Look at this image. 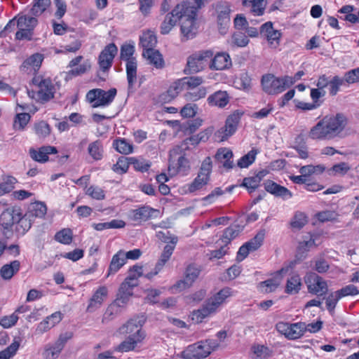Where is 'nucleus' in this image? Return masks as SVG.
<instances>
[{"label":"nucleus","mask_w":359,"mask_h":359,"mask_svg":"<svg viewBox=\"0 0 359 359\" xmlns=\"http://www.w3.org/2000/svg\"><path fill=\"white\" fill-rule=\"evenodd\" d=\"M132 294V289L126 285V283L123 282L119 287L118 297L116 299L125 304Z\"/></svg>","instance_id":"obj_57"},{"label":"nucleus","mask_w":359,"mask_h":359,"mask_svg":"<svg viewBox=\"0 0 359 359\" xmlns=\"http://www.w3.org/2000/svg\"><path fill=\"white\" fill-rule=\"evenodd\" d=\"M143 339L139 338L127 337L119 345L115 348V351L118 352H128L133 351L138 344L141 343Z\"/></svg>","instance_id":"obj_40"},{"label":"nucleus","mask_w":359,"mask_h":359,"mask_svg":"<svg viewBox=\"0 0 359 359\" xmlns=\"http://www.w3.org/2000/svg\"><path fill=\"white\" fill-rule=\"evenodd\" d=\"M62 349L60 348L55 344H47L45 346L44 351L42 353L43 357L45 359H55L58 357L61 352Z\"/></svg>","instance_id":"obj_53"},{"label":"nucleus","mask_w":359,"mask_h":359,"mask_svg":"<svg viewBox=\"0 0 359 359\" xmlns=\"http://www.w3.org/2000/svg\"><path fill=\"white\" fill-rule=\"evenodd\" d=\"M209 355V349L206 348L203 341L189 345L181 353L184 359H203Z\"/></svg>","instance_id":"obj_14"},{"label":"nucleus","mask_w":359,"mask_h":359,"mask_svg":"<svg viewBox=\"0 0 359 359\" xmlns=\"http://www.w3.org/2000/svg\"><path fill=\"white\" fill-rule=\"evenodd\" d=\"M212 170V161L207 157L202 163L200 171L195 180L189 185L188 191L194 192L208 184Z\"/></svg>","instance_id":"obj_10"},{"label":"nucleus","mask_w":359,"mask_h":359,"mask_svg":"<svg viewBox=\"0 0 359 359\" xmlns=\"http://www.w3.org/2000/svg\"><path fill=\"white\" fill-rule=\"evenodd\" d=\"M242 4L249 8L254 15L260 16L264 13L266 0H243Z\"/></svg>","instance_id":"obj_26"},{"label":"nucleus","mask_w":359,"mask_h":359,"mask_svg":"<svg viewBox=\"0 0 359 359\" xmlns=\"http://www.w3.org/2000/svg\"><path fill=\"white\" fill-rule=\"evenodd\" d=\"M123 304L116 299L112 304H111L107 309L103 318L102 323H105L112 320L116 315L121 312V307Z\"/></svg>","instance_id":"obj_41"},{"label":"nucleus","mask_w":359,"mask_h":359,"mask_svg":"<svg viewBox=\"0 0 359 359\" xmlns=\"http://www.w3.org/2000/svg\"><path fill=\"white\" fill-rule=\"evenodd\" d=\"M207 94V90L205 87H201L197 89H192L191 91L187 92L184 95V97L188 101L195 102L203 97H205Z\"/></svg>","instance_id":"obj_50"},{"label":"nucleus","mask_w":359,"mask_h":359,"mask_svg":"<svg viewBox=\"0 0 359 359\" xmlns=\"http://www.w3.org/2000/svg\"><path fill=\"white\" fill-rule=\"evenodd\" d=\"M264 188L269 193L283 199H288L292 196L290 191L286 187L280 186L271 180H267L264 182Z\"/></svg>","instance_id":"obj_24"},{"label":"nucleus","mask_w":359,"mask_h":359,"mask_svg":"<svg viewBox=\"0 0 359 359\" xmlns=\"http://www.w3.org/2000/svg\"><path fill=\"white\" fill-rule=\"evenodd\" d=\"M30 120V116L27 113L18 114L14 121L15 129L22 130Z\"/></svg>","instance_id":"obj_63"},{"label":"nucleus","mask_w":359,"mask_h":359,"mask_svg":"<svg viewBox=\"0 0 359 359\" xmlns=\"http://www.w3.org/2000/svg\"><path fill=\"white\" fill-rule=\"evenodd\" d=\"M231 294V289L225 287L210 298L203 307L192 313V319L201 323L203 318L215 312L217 309Z\"/></svg>","instance_id":"obj_2"},{"label":"nucleus","mask_w":359,"mask_h":359,"mask_svg":"<svg viewBox=\"0 0 359 359\" xmlns=\"http://www.w3.org/2000/svg\"><path fill=\"white\" fill-rule=\"evenodd\" d=\"M34 219L27 213L22 215V210H20L19 219H16V231L21 234L25 233L32 226Z\"/></svg>","instance_id":"obj_35"},{"label":"nucleus","mask_w":359,"mask_h":359,"mask_svg":"<svg viewBox=\"0 0 359 359\" xmlns=\"http://www.w3.org/2000/svg\"><path fill=\"white\" fill-rule=\"evenodd\" d=\"M20 262L18 260L12 261L1 266L0 276L4 280H10L20 270Z\"/></svg>","instance_id":"obj_30"},{"label":"nucleus","mask_w":359,"mask_h":359,"mask_svg":"<svg viewBox=\"0 0 359 359\" xmlns=\"http://www.w3.org/2000/svg\"><path fill=\"white\" fill-rule=\"evenodd\" d=\"M117 151L123 154H128L133 152V144L128 142L125 139L116 140L114 142Z\"/></svg>","instance_id":"obj_55"},{"label":"nucleus","mask_w":359,"mask_h":359,"mask_svg":"<svg viewBox=\"0 0 359 359\" xmlns=\"http://www.w3.org/2000/svg\"><path fill=\"white\" fill-rule=\"evenodd\" d=\"M144 322L143 316L131 318L119 327L118 332L122 335H128V337L144 339L145 333L142 327Z\"/></svg>","instance_id":"obj_7"},{"label":"nucleus","mask_w":359,"mask_h":359,"mask_svg":"<svg viewBox=\"0 0 359 359\" xmlns=\"http://www.w3.org/2000/svg\"><path fill=\"white\" fill-rule=\"evenodd\" d=\"M292 263L285 267L280 269L276 272L277 275L274 278L260 282L258 285L259 290L263 293H270L274 292L280 285L282 278L280 277V276L288 272L289 270L292 268Z\"/></svg>","instance_id":"obj_12"},{"label":"nucleus","mask_w":359,"mask_h":359,"mask_svg":"<svg viewBox=\"0 0 359 359\" xmlns=\"http://www.w3.org/2000/svg\"><path fill=\"white\" fill-rule=\"evenodd\" d=\"M116 89L111 88L106 91L100 88L90 90L86 95L87 100L93 107H104L111 103L116 95Z\"/></svg>","instance_id":"obj_4"},{"label":"nucleus","mask_w":359,"mask_h":359,"mask_svg":"<svg viewBox=\"0 0 359 359\" xmlns=\"http://www.w3.org/2000/svg\"><path fill=\"white\" fill-rule=\"evenodd\" d=\"M118 52V48L114 43H109L100 53L98 57V63L100 69L105 72L112 65L113 60Z\"/></svg>","instance_id":"obj_16"},{"label":"nucleus","mask_w":359,"mask_h":359,"mask_svg":"<svg viewBox=\"0 0 359 359\" xmlns=\"http://www.w3.org/2000/svg\"><path fill=\"white\" fill-rule=\"evenodd\" d=\"M325 170V167L321 165H307L300 168L299 172L305 177H309L313 174H320Z\"/></svg>","instance_id":"obj_48"},{"label":"nucleus","mask_w":359,"mask_h":359,"mask_svg":"<svg viewBox=\"0 0 359 359\" xmlns=\"http://www.w3.org/2000/svg\"><path fill=\"white\" fill-rule=\"evenodd\" d=\"M42 61V55L39 53L34 54L23 62L22 68L27 69L32 68L34 70H36L41 66Z\"/></svg>","instance_id":"obj_42"},{"label":"nucleus","mask_w":359,"mask_h":359,"mask_svg":"<svg viewBox=\"0 0 359 359\" xmlns=\"http://www.w3.org/2000/svg\"><path fill=\"white\" fill-rule=\"evenodd\" d=\"M244 226L240 224H232L226 228L222 238V242L224 243H229L232 239L237 237L239 233L243 230Z\"/></svg>","instance_id":"obj_39"},{"label":"nucleus","mask_w":359,"mask_h":359,"mask_svg":"<svg viewBox=\"0 0 359 359\" xmlns=\"http://www.w3.org/2000/svg\"><path fill=\"white\" fill-rule=\"evenodd\" d=\"M55 239L63 244H69L72 241V231L69 229H63L55 236Z\"/></svg>","instance_id":"obj_58"},{"label":"nucleus","mask_w":359,"mask_h":359,"mask_svg":"<svg viewBox=\"0 0 359 359\" xmlns=\"http://www.w3.org/2000/svg\"><path fill=\"white\" fill-rule=\"evenodd\" d=\"M212 57H213V52L210 50L199 51L191 55L188 57L184 72L193 74L202 71Z\"/></svg>","instance_id":"obj_5"},{"label":"nucleus","mask_w":359,"mask_h":359,"mask_svg":"<svg viewBox=\"0 0 359 359\" xmlns=\"http://www.w3.org/2000/svg\"><path fill=\"white\" fill-rule=\"evenodd\" d=\"M178 241L177 238H172L171 244H167L163 249V251L160 257V259H158V262L156 263V265L158 266V269H161L163 267L165 264L169 260L170 258L174 249L175 248V245L177 244Z\"/></svg>","instance_id":"obj_33"},{"label":"nucleus","mask_w":359,"mask_h":359,"mask_svg":"<svg viewBox=\"0 0 359 359\" xmlns=\"http://www.w3.org/2000/svg\"><path fill=\"white\" fill-rule=\"evenodd\" d=\"M301 287V278L298 274H294L287 280L285 292L289 294H295L299 292Z\"/></svg>","instance_id":"obj_37"},{"label":"nucleus","mask_w":359,"mask_h":359,"mask_svg":"<svg viewBox=\"0 0 359 359\" xmlns=\"http://www.w3.org/2000/svg\"><path fill=\"white\" fill-rule=\"evenodd\" d=\"M177 20L175 17L170 13H168L161 25V33L162 34H168L172 29L175 26Z\"/></svg>","instance_id":"obj_44"},{"label":"nucleus","mask_w":359,"mask_h":359,"mask_svg":"<svg viewBox=\"0 0 359 359\" xmlns=\"http://www.w3.org/2000/svg\"><path fill=\"white\" fill-rule=\"evenodd\" d=\"M309 292L323 295L327 291V285L323 278L316 273H311L306 280Z\"/></svg>","instance_id":"obj_17"},{"label":"nucleus","mask_w":359,"mask_h":359,"mask_svg":"<svg viewBox=\"0 0 359 359\" xmlns=\"http://www.w3.org/2000/svg\"><path fill=\"white\" fill-rule=\"evenodd\" d=\"M130 162L129 158L121 156L120 157L116 163L113 165V170L118 174H123L127 172Z\"/></svg>","instance_id":"obj_56"},{"label":"nucleus","mask_w":359,"mask_h":359,"mask_svg":"<svg viewBox=\"0 0 359 359\" xmlns=\"http://www.w3.org/2000/svg\"><path fill=\"white\" fill-rule=\"evenodd\" d=\"M38 20L34 17H28L27 15H22L18 18L17 27L18 28L31 29L34 30L36 26Z\"/></svg>","instance_id":"obj_45"},{"label":"nucleus","mask_w":359,"mask_h":359,"mask_svg":"<svg viewBox=\"0 0 359 359\" xmlns=\"http://www.w3.org/2000/svg\"><path fill=\"white\" fill-rule=\"evenodd\" d=\"M307 217L304 212H297L295 213L291 226L294 229H300L307 223Z\"/></svg>","instance_id":"obj_61"},{"label":"nucleus","mask_w":359,"mask_h":359,"mask_svg":"<svg viewBox=\"0 0 359 359\" xmlns=\"http://www.w3.org/2000/svg\"><path fill=\"white\" fill-rule=\"evenodd\" d=\"M232 66V61L229 53L218 52L210 58L209 67L212 70L222 71L229 69Z\"/></svg>","instance_id":"obj_18"},{"label":"nucleus","mask_w":359,"mask_h":359,"mask_svg":"<svg viewBox=\"0 0 359 359\" xmlns=\"http://www.w3.org/2000/svg\"><path fill=\"white\" fill-rule=\"evenodd\" d=\"M260 34L266 39L270 48H276L280 45L282 34L273 28L271 22H266L261 26Z\"/></svg>","instance_id":"obj_13"},{"label":"nucleus","mask_w":359,"mask_h":359,"mask_svg":"<svg viewBox=\"0 0 359 359\" xmlns=\"http://www.w3.org/2000/svg\"><path fill=\"white\" fill-rule=\"evenodd\" d=\"M201 266L195 263L189 264L185 268L184 272V278L178 280L173 285V288L179 291L189 288L197 280L199 275L201 274Z\"/></svg>","instance_id":"obj_8"},{"label":"nucleus","mask_w":359,"mask_h":359,"mask_svg":"<svg viewBox=\"0 0 359 359\" xmlns=\"http://www.w3.org/2000/svg\"><path fill=\"white\" fill-rule=\"evenodd\" d=\"M33 83L39 86L38 97L42 101L46 102L53 97L54 87L49 79H41L34 78Z\"/></svg>","instance_id":"obj_20"},{"label":"nucleus","mask_w":359,"mask_h":359,"mask_svg":"<svg viewBox=\"0 0 359 359\" xmlns=\"http://www.w3.org/2000/svg\"><path fill=\"white\" fill-rule=\"evenodd\" d=\"M34 132L39 138H45L48 136L50 133V128L49 125L42 121L34 125Z\"/></svg>","instance_id":"obj_54"},{"label":"nucleus","mask_w":359,"mask_h":359,"mask_svg":"<svg viewBox=\"0 0 359 359\" xmlns=\"http://www.w3.org/2000/svg\"><path fill=\"white\" fill-rule=\"evenodd\" d=\"M242 115V112L236 111L227 117L225 126L215 133V137L219 142L226 140L236 132Z\"/></svg>","instance_id":"obj_9"},{"label":"nucleus","mask_w":359,"mask_h":359,"mask_svg":"<svg viewBox=\"0 0 359 359\" xmlns=\"http://www.w3.org/2000/svg\"><path fill=\"white\" fill-rule=\"evenodd\" d=\"M306 332V324L305 323H290L287 339L294 340L300 338Z\"/></svg>","instance_id":"obj_32"},{"label":"nucleus","mask_w":359,"mask_h":359,"mask_svg":"<svg viewBox=\"0 0 359 359\" xmlns=\"http://www.w3.org/2000/svg\"><path fill=\"white\" fill-rule=\"evenodd\" d=\"M158 210L148 206H142L140 208L133 210L130 213V219L136 222L141 223L151 219Z\"/></svg>","instance_id":"obj_22"},{"label":"nucleus","mask_w":359,"mask_h":359,"mask_svg":"<svg viewBox=\"0 0 359 359\" xmlns=\"http://www.w3.org/2000/svg\"><path fill=\"white\" fill-rule=\"evenodd\" d=\"M261 82L263 90L269 95L279 94L294 83L290 76L277 78L270 74L264 75Z\"/></svg>","instance_id":"obj_3"},{"label":"nucleus","mask_w":359,"mask_h":359,"mask_svg":"<svg viewBox=\"0 0 359 359\" xmlns=\"http://www.w3.org/2000/svg\"><path fill=\"white\" fill-rule=\"evenodd\" d=\"M142 56L149 61V64L154 65L156 69H163L165 66L163 56L157 50L152 49L148 51H143Z\"/></svg>","instance_id":"obj_27"},{"label":"nucleus","mask_w":359,"mask_h":359,"mask_svg":"<svg viewBox=\"0 0 359 359\" xmlns=\"http://www.w3.org/2000/svg\"><path fill=\"white\" fill-rule=\"evenodd\" d=\"M209 104L219 107H225L229 102V97L226 91L219 90L208 97Z\"/></svg>","instance_id":"obj_28"},{"label":"nucleus","mask_w":359,"mask_h":359,"mask_svg":"<svg viewBox=\"0 0 359 359\" xmlns=\"http://www.w3.org/2000/svg\"><path fill=\"white\" fill-rule=\"evenodd\" d=\"M56 147L53 146H43L38 150L31 148L29 150L30 157L35 161L39 163H46L48 161V154H57Z\"/></svg>","instance_id":"obj_21"},{"label":"nucleus","mask_w":359,"mask_h":359,"mask_svg":"<svg viewBox=\"0 0 359 359\" xmlns=\"http://www.w3.org/2000/svg\"><path fill=\"white\" fill-rule=\"evenodd\" d=\"M178 241L177 238H172L171 244H167L163 249V251L160 257V259H158V262L156 263V265L158 266V269H161L163 267L165 264L169 260L170 258L174 249L175 248V245L177 244Z\"/></svg>","instance_id":"obj_34"},{"label":"nucleus","mask_w":359,"mask_h":359,"mask_svg":"<svg viewBox=\"0 0 359 359\" xmlns=\"http://www.w3.org/2000/svg\"><path fill=\"white\" fill-rule=\"evenodd\" d=\"M196 17L193 16L182 20H179L180 24L181 33L186 39L193 38L196 34Z\"/></svg>","instance_id":"obj_25"},{"label":"nucleus","mask_w":359,"mask_h":359,"mask_svg":"<svg viewBox=\"0 0 359 359\" xmlns=\"http://www.w3.org/2000/svg\"><path fill=\"white\" fill-rule=\"evenodd\" d=\"M264 236V231H259L254 238H252L248 242L245 243V244L248 246L252 252L255 251L262 245Z\"/></svg>","instance_id":"obj_51"},{"label":"nucleus","mask_w":359,"mask_h":359,"mask_svg":"<svg viewBox=\"0 0 359 359\" xmlns=\"http://www.w3.org/2000/svg\"><path fill=\"white\" fill-rule=\"evenodd\" d=\"M47 212V208L44 203L35 202L31 203L27 212L34 219V218H42Z\"/></svg>","instance_id":"obj_38"},{"label":"nucleus","mask_w":359,"mask_h":359,"mask_svg":"<svg viewBox=\"0 0 359 359\" xmlns=\"http://www.w3.org/2000/svg\"><path fill=\"white\" fill-rule=\"evenodd\" d=\"M126 262V256H124V251L119 250L112 257L109 266L107 276L116 273Z\"/></svg>","instance_id":"obj_29"},{"label":"nucleus","mask_w":359,"mask_h":359,"mask_svg":"<svg viewBox=\"0 0 359 359\" xmlns=\"http://www.w3.org/2000/svg\"><path fill=\"white\" fill-rule=\"evenodd\" d=\"M256 155V151L253 149L250 151L247 154L239 159L237 163L238 166L241 168H248L255 161Z\"/></svg>","instance_id":"obj_59"},{"label":"nucleus","mask_w":359,"mask_h":359,"mask_svg":"<svg viewBox=\"0 0 359 359\" xmlns=\"http://www.w3.org/2000/svg\"><path fill=\"white\" fill-rule=\"evenodd\" d=\"M130 164L133 165L135 170L140 172H146L151 167V163L149 161L143 158H129Z\"/></svg>","instance_id":"obj_47"},{"label":"nucleus","mask_w":359,"mask_h":359,"mask_svg":"<svg viewBox=\"0 0 359 359\" xmlns=\"http://www.w3.org/2000/svg\"><path fill=\"white\" fill-rule=\"evenodd\" d=\"M86 194L90 196L92 198L98 201L103 200L105 198L104 190L98 186H90L87 189Z\"/></svg>","instance_id":"obj_62"},{"label":"nucleus","mask_w":359,"mask_h":359,"mask_svg":"<svg viewBox=\"0 0 359 359\" xmlns=\"http://www.w3.org/2000/svg\"><path fill=\"white\" fill-rule=\"evenodd\" d=\"M180 152L181 149L179 147L170 151L168 170L172 175L177 173L185 175L190 168L189 162L187 158L184 156L177 157Z\"/></svg>","instance_id":"obj_6"},{"label":"nucleus","mask_w":359,"mask_h":359,"mask_svg":"<svg viewBox=\"0 0 359 359\" xmlns=\"http://www.w3.org/2000/svg\"><path fill=\"white\" fill-rule=\"evenodd\" d=\"M50 5V0H35L31 9L32 14L35 16L41 15Z\"/></svg>","instance_id":"obj_52"},{"label":"nucleus","mask_w":359,"mask_h":359,"mask_svg":"<svg viewBox=\"0 0 359 359\" xmlns=\"http://www.w3.org/2000/svg\"><path fill=\"white\" fill-rule=\"evenodd\" d=\"M20 208L11 207L6 209L0 216V225L4 229H11L19 219Z\"/></svg>","instance_id":"obj_19"},{"label":"nucleus","mask_w":359,"mask_h":359,"mask_svg":"<svg viewBox=\"0 0 359 359\" xmlns=\"http://www.w3.org/2000/svg\"><path fill=\"white\" fill-rule=\"evenodd\" d=\"M137 61L135 59H131L126 63V74L128 83V90L133 89V84L137 81Z\"/></svg>","instance_id":"obj_36"},{"label":"nucleus","mask_w":359,"mask_h":359,"mask_svg":"<svg viewBox=\"0 0 359 359\" xmlns=\"http://www.w3.org/2000/svg\"><path fill=\"white\" fill-rule=\"evenodd\" d=\"M197 8L194 2L189 0L182 1L178 3L171 11V14L179 21L183 19L196 16Z\"/></svg>","instance_id":"obj_11"},{"label":"nucleus","mask_w":359,"mask_h":359,"mask_svg":"<svg viewBox=\"0 0 359 359\" xmlns=\"http://www.w3.org/2000/svg\"><path fill=\"white\" fill-rule=\"evenodd\" d=\"M88 154L95 161L102 158L103 149L100 140H96L88 145Z\"/></svg>","instance_id":"obj_46"},{"label":"nucleus","mask_w":359,"mask_h":359,"mask_svg":"<svg viewBox=\"0 0 359 359\" xmlns=\"http://www.w3.org/2000/svg\"><path fill=\"white\" fill-rule=\"evenodd\" d=\"M250 40L245 33L236 32L231 36V43L237 47L243 48L248 46Z\"/></svg>","instance_id":"obj_49"},{"label":"nucleus","mask_w":359,"mask_h":359,"mask_svg":"<svg viewBox=\"0 0 359 359\" xmlns=\"http://www.w3.org/2000/svg\"><path fill=\"white\" fill-rule=\"evenodd\" d=\"M216 11L219 32L224 34L230 24V6L226 2L218 3L216 6Z\"/></svg>","instance_id":"obj_15"},{"label":"nucleus","mask_w":359,"mask_h":359,"mask_svg":"<svg viewBox=\"0 0 359 359\" xmlns=\"http://www.w3.org/2000/svg\"><path fill=\"white\" fill-rule=\"evenodd\" d=\"M259 177H245L242 185L245 187L250 193L254 191L259 185Z\"/></svg>","instance_id":"obj_64"},{"label":"nucleus","mask_w":359,"mask_h":359,"mask_svg":"<svg viewBox=\"0 0 359 359\" xmlns=\"http://www.w3.org/2000/svg\"><path fill=\"white\" fill-rule=\"evenodd\" d=\"M347 125V118L341 113L325 116L309 132V138L314 140H330L340 137Z\"/></svg>","instance_id":"obj_1"},{"label":"nucleus","mask_w":359,"mask_h":359,"mask_svg":"<svg viewBox=\"0 0 359 359\" xmlns=\"http://www.w3.org/2000/svg\"><path fill=\"white\" fill-rule=\"evenodd\" d=\"M20 347V343L18 341H14L6 348L0 352V359H9L13 356Z\"/></svg>","instance_id":"obj_60"},{"label":"nucleus","mask_w":359,"mask_h":359,"mask_svg":"<svg viewBox=\"0 0 359 359\" xmlns=\"http://www.w3.org/2000/svg\"><path fill=\"white\" fill-rule=\"evenodd\" d=\"M140 45L143 48V51L155 49L157 43V39L154 33L150 30L142 34L140 39Z\"/></svg>","instance_id":"obj_31"},{"label":"nucleus","mask_w":359,"mask_h":359,"mask_svg":"<svg viewBox=\"0 0 359 359\" xmlns=\"http://www.w3.org/2000/svg\"><path fill=\"white\" fill-rule=\"evenodd\" d=\"M212 132V130L210 128L205 129L203 131L200 132L198 134L187 138L185 141L187 144L190 143L191 144L196 146L201 142H206L209 139Z\"/></svg>","instance_id":"obj_43"},{"label":"nucleus","mask_w":359,"mask_h":359,"mask_svg":"<svg viewBox=\"0 0 359 359\" xmlns=\"http://www.w3.org/2000/svg\"><path fill=\"white\" fill-rule=\"evenodd\" d=\"M108 290L105 286L100 287L93 294L90 299L89 304L87 307L88 312H94L96 309L100 308L102 304L104 299L107 298Z\"/></svg>","instance_id":"obj_23"}]
</instances>
